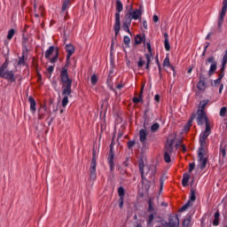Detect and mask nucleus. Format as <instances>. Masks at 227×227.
Masks as SVG:
<instances>
[{"label": "nucleus", "instance_id": "obj_58", "mask_svg": "<svg viewBox=\"0 0 227 227\" xmlns=\"http://www.w3.org/2000/svg\"><path fill=\"white\" fill-rule=\"evenodd\" d=\"M153 22H157L158 20H159V16H157V15H153Z\"/></svg>", "mask_w": 227, "mask_h": 227}, {"label": "nucleus", "instance_id": "obj_45", "mask_svg": "<svg viewBox=\"0 0 227 227\" xmlns=\"http://www.w3.org/2000/svg\"><path fill=\"white\" fill-rule=\"evenodd\" d=\"M226 111H227L226 106L222 107L220 109V116H226Z\"/></svg>", "mask_w": 227, "mask_h": 227}, {"label": "nucleus", "instance_id": "obj_4", "mask_svg": "<svg viewBox=\"0 0 227 227\" xmlns=\"http://www.w3.org/2000/svg\"><path fill=\"white\" fill-rule=\"evenodd\" d=\"M156 227H180V218H178V215H170L168 218V222H161V225H158Z\"/></svg>", "mask_w": 227, "mask_h": 227}, {"label": "nucleus", "instance_id": "obj_64", "mask_svg": "<svg viewBox=\"0 0 227 227\" xmlns=\"http://www.w3.org/2000/svg\"><path fill=\"white\" fill-rule=\"evenodd\" d=\"M135 227H143V224H141L140 223H136Z\"/></svg>", "mask_w": 227, "mask_h": 227}, {"label": "nucleus", "instance_id": "obj_18", "mask_svg": "<svg viewBox=\"0 0 227 227\" xmlns=\"http://www.w3.org/2000/svg\"><path fill=\"white\" fill-rule=\"evenodd\" d=\"M147 49L149 51V53L145 54V58H146V63L150 65L152 61V44H150V43H147Z\"/></svg>", "mask_w": 227, "mask_h": 227}, {"label": "nucleus", "instance_id": "obj_24", "mask_svg": "<svg viewBox=\"0 0 227 227\" xmlns=\"http://www.w3.org/2000/svg\"><path fill=\"white\" fill-rule=\"evenodd\" d=\"M52 52H54V46H50V48L45 52L46 59H49L51 56H52Z\"/></svg>", "mask_w": 227, "mask_h": 227}, {"label": "nucleus", "instance_id": "obj_17", "mask_svg": "<svg viewBox=\"0 0 227 227\" xmlns=\"http://www.w3.org/2000/svg\"><path fill=\"white\" fill-rule=\"evenodd\" d=\"M139 136H140V143L145 144L146 141V136H148V133H146V129H140Z\"/></svg>", "mask_w": 227, "mask_h": 227}, {"label": "nucleus", "instance_id": "obj_28", "mask_svg": "<svg viewBox=\"0 0 227 227\" xmlns=\"http://www.w3.org/2000/svg\"><path fill=\"white\" fill-rule=\"evenodd\" d=\"M145 163H143V161L141 163H139V171L141 173V176H142V180H145Z\"/></svg>", "mask_w": 227, "mask_h": 227}, {"label": "nucleus", "instance_id": "obj_49", "mask_svg": "<svg viewBox=\"0 0 227 227\" xmlns=\"http://www.w3.org/2000/svg\"><path fill=\"white\" fill-rule=\"evenodd\" d=\"M134 145H136V141L131 140L128 142V148L129 150H130V148H132V146H134Z\"/></svg>", "mask_w": 227, "mask_h": 227}, {"label": "nucleus", "instance_id": "obj_9", "mask_svg": "<svg viewBox=\"0 0 227 227\" xmlns=\"http://www.w3.org/2000/svg\"><path fill=\"white\" fill-rule=\"evenodd\" d=\"M226 11H227V0H223V7H222V12L218 20V27L221 29L223 27V23L224 22V17L226 15Z\"/></svg>", "mask_w": 227, "mask_h": 227}, {"label": "nucleus", "instance_id": "obj_57", "mask_svg": "<svg viewBox=\"0 0 227 227\" xmlns=\"http://www.w3.org/2000/svg\"><path fill=\"white\" fill-rule=\"evenodd\" d=\"M18 65H24V55L20 59V60L18 61Z\"/></svg>", "mask_w": 227, "mask_h": 227}, {"label": "nucleus", "instance_id": "obj_61", "mask_svg": "<svg viewBox=\"0 0 227 227\" xmlns=\"http://www.w3.org/2000/svg\"><path fill=\"white\" fill-rule=\"evenodd\" d=\"M154 100H156V102H160V96L155 95Z\"/></svg>", "mask_w": 227, "mask_h": 227}, {"label": "nucleus", "instance_id": "obj_30", "mask_svg": "<svg viewBox=\"0 0 227 227\" xmlns=\"http://www.w3.org/2000/svg\"><path fill=\"white\" fill-rule=\"evenodd\" d=\"M219 212L215 213V220L213 221L214 226L219 225Z\"/></svg>", "mask_w": 227, "mask_h": 227}, {"label": "nucleus", "instance_id": "obj_6", "mask_svg": "<svg viewBox=\"0 0 227 227\" xmlns=\"http://www.w3.org/2000/svg\"><path fill=\"white\" fill-rule=\"evenodd\" d=\"M198 158L200 163L199 168L205 169L207 168V162H208V159L205 158V149L199 148Z\"/></svg>", "mask_w": 227, "mask_h": 227}, {"label": "nucleus", "instance_id": "obj_36", "mask_svg": "<svg viewBox=\"0 0 227 227\" xmlns=\"http://www.w3.org/2000/svg\"><path fill=\"white\" fill-rule=\"evenodd\" d=\"M90 81H91V84L93 85L97 84V82H98V77L97 76V74H92Z\"/></svg>", "mask_w": 227, "mask_h": 227}, {"label": "nucleus", "instance_id": "obj_42", "mask_svg": "<svg viewBox=\"0 0 227 227\" xmlns=\"http://www.w3.org/2000/svg\"><path fill=\"white\" fill-rule=\"evenodd\" d=\"M165 50L166 51H171V46L169 45V40L164 41Z\"/></svg>", "mask_w": 227, "mask_h": 227}, {"label": "nucleus", "instance_id": "obj_20", "mask_svg": "<svg viewBox=\"0 0 227 227\" xmlns=\"http://www.w3.org/2000/svg\"><path fill=\"white\" fill-rule=\"evenodd\" d=\"M47 113V107L43 106L38 110V120H43V116H45Z\"/></svg>", "mask_w": 227, "mask_h": 227}, {"label": "nucleus", "instance_id": "obj_38", "mask_svg": "<svg viewBox=\"0 0 227 227\" xmlns=\"http://www.w3.org/2000/svg\"><path fill=\"white\" fill-rule=\"evenodd\" d=\"M160 125H159V123H154L151 126V130L153 132H157L158 129H160Z\"/></svg>", "mask_w": 227, "mask_h": 227}, {"label": "nucleus", "instance_id": "obj_13", "mask_svg": "<svg viewBox=\"0 0 227 227\" xmlns=\"http://www.w3.org/2000/svg\"><path fill=\"white\" fill-rule=\"evenodd\" d=\"M173 145H175V138L168 139L165 145V153H173Z\"/></svg>", "mask_w": 227, "mask_h": 227}, {"label": "nucleus", "instance_id": "obj_8", "mask_svg": "<svg viewBox=\"0 0 227 227\" xmlns=\"http://www.w3.org/2000/svg\"><path fill=\"white\" fill-rule=\"evenodd\" d=\"M197 123L198 125H203V123H206V127L207 123H209L208 118L207 117V114H205V111L197 110Z\"/></svg>", "mask_w": 227, "mask_h": 227}, {"label": "nucleus", "instance_id": "obj_52", "mask_svg": "<svg viewBox=\"0 0 227 227\" xmlns=\"http://www.w3.org/2000/svg\"><path fill=\"white\" fill-rule=\"evenodd\" d=\"M143 91H145V83H142V87L139 93L140 98H143Z\"/></svg>", "mask_w": 227, "mask_h": 227}, {"label": "nucleus", "instance_id": "obj_15", "mask_svg": "<svg viewBox=\"0 0 227 227\" xmlns=\"http://www.w3.org/2000/svg\"><path fill=\"white\" fill-rule=\"evenodd\" d=\"M66 51L67 52V57L72 58V54H74V52H75V47H74V45H72V44H67Z\"/></svg>", "mask_w": 227, "mask_h": 227}, {"label": "nucleus", "instance_id": "obj_5", "mask_svg": "<svg viewBox=\"0 0 227 227\" xmlns=\"http://www.w3.org/2000/svg\"><path fill=\"white\" fill-rule=\"evenodd\" d=\"M210 133H211L210 122H207L206 129L200 135V148H202V150H205V146H207V137L210 136Z\"/></svg>", "mask_w": 227, "mask_h": 227}, {"label": "nucleus", "instance_id": "obj_34", "mask_svg": "<svg viewBox=\"0 0 227 227\" xmlns=\"http://www.w3.org/2000/svg\"><path fill=\"white\" fill-rule=\"evenodd\" d=\"M189 207H192V204H191V201H188L184 206H183L180 209L179 212H185L186 208H189Z\"/></svg>", "mask_w": 227, "mask_h": 227}, {"label": "nucleus", "instance_id": "obj_63", "mask_svg": "<svg viewBox=\"0 0 227 227\" xmlns=\"http://www.w3.org/2000/svg\"><path fill=\"white\" fill-rule=\"evenodd\" d=\"M121 88H123V84L120 83L116 86L117 90H121Z\"/></svg>", "mask_w": 227, "mask_h": 227}, {"label": "nucleus", "instance_id": "obj_37", "mask_svg": "<svg viewBox=\"0 0 227 227\" xmlns=\"http://www.w3.org/2000/svg\"><path fill=\"white\" fill-rule=\"evenodd\" d=\"M135 43L137 45L143 43V37H141V35H137L135 38Z\"/></svg>", "mask_w": 227, "mask_h": 227}, {"label": "nucleus", "instance_id": "obj_33", "mask_svg": "<svg viewBox=\"0 0 227 227\" xmlns=\"http://www.w3.org/2000/svg\"><path fill=\"white\" fill-rule=\"evenodd\" d=\"M15 35V29L12 28L8 31L7 39L12 40L13 38V35Z\"/></svg>", "mask_w": 227, "mask_h": 227}, {"label": "nucleus", "instance_id": "obj_1", "mask_svg": "<svg viewBox=\"0 0 227 227\" xmlns=\"http://www.w3.org/2000/svg\"><path fill=\"white\" fill-rule=\"evenodd\" d=\"M68 65H70V58L67 57L66 66L60 73V82L62 84V106L67 107L68 104V97L72 95V79L68 76Z\"/></svg>", "mask_w": 227, "mask_h": 227}, {"label": "nucleus", "instance_id": "obj_62", "mask_svg": "<svg viewBox=\"0 0 227 227\" xmlns=\"http://www.w3.org/2000/svg\"><path fill=\"white\" fill-rule=\"evenodd\" d=\"M180 145H182V140H178L176 144V147L178 148V146H180Z\"/></svg>", "mask_w": 227, "mask_h": 227}, {"label": "nucleus", "instance_id": "obj_48", "mask_svg": "<svg viewBox=\"0 0 227 227\" xmlns=\"http://www.w3.org/2000/svg\"><path fill=\"white\" fill-rule=\"evenodd\" d=\"M196 167V164L194 162L189 164V173H192V170Z\"/></svg>", "mask_w": 227, "mask_h": 227}, {"label": "nucleus", "instance_id": "obj_21", "mask_svg": "<svg viewBox=\"0 0 227 227\" xmlns=\"http://www.w3.org/2000/svg\"><path fill=\"white\" fill-rule=\"evenodd\" d=\"M189 180H191V175L187 173L184 174L183 180H182V184L184 187H185L187 184H189Z\"/></svg>", "mask_w": 227, "mask_h": 227}, {"label": "nucleus", "instance_id": "obj_23", "mask_svg": "<svg viewBox=\"0 0 227 227\" xmlns=\"http://www.w3.org/2000/svg\"><path fill=\"white\" fill-rule=\"evenodd\" d=\"M208 102H209L208 99L202 100L200 103L198 111H205V107H207V104H208Z\"/></svg>", "mask_w": 227, "mask_h": 227}, {"label": "nucleus", "instance_id": "obj_31", "mask_svg": "<svg viewBox=\"0 0 227 227\" xmlns=\"http://www.w3.org/2000/svg\"><path fill=\"white\" fill-rule=\"evenodd\" d=\"M118 194L120 198H124L125 196V189L122 186L118 188Z\"/></svg>", "mask_w": 227, "mask_h": 227}, {"label": "nucleus", "instance_id": "obj_41", "mask_svg": "<svg viewBox=\"0 0 227 227\" xmlns=\"http://www.w3.org/2000/svg\"><path fill=\"white\" fill-rule=\"evenodd\" d=\"M138 68H143L145 67V60H143V58H139V61L137 62Z\"/></svg>", "mask_w": 227, "mask_h": 227}, {"label": "nucleus", "instance_id": "obj_19", "mask_svg": "<svg viewBox=\"0 0 227 227\" xmlns=\"http://www.w3.org/2000/svg\"><path fill=\"white\" fill-rule=\"evenodd\" d=\"M28 100L30 103V111H32V113H35L36 112V101L32 97H30L28 98Z\"/></svg>", "mask_w": 227, "mask_h": 227}, {"label": "nucleus", "instance_id": "obj_26", "mask_svg": "<svg viewBox=\"0 0 227 227\" xmlns=\"http://www.w3.org/2000/svg\"><path fill=\"white\" fill-rule=\"evenodd\" d=\"M188 201H190V205H192V201H196V192L192 188L191 189V197Z\"/></svg>", "mask_w": 227, "mask_h": 227}, {"label": "nucleus", "instance_id": "obj_51", "mask_svg": "<svg viewBox=\"0 0 227 227\" xmlns=\"http://www.w3.org/2000/svg\"><path fill=\"white\" fill-rule=\"evenodd\" d=\"M143 100V98H133L134 104H139Z\"/></svg>", "mask_w": 227, "mask_h": 227}, {"label": "nucleus", "instance_id": "obj_16", "mask_svg": "<svg viewBox=\"0 0 227 227\" xmlns=\"http://www.w3.org/2000/svg\"><path fill=\"white\" fill-rule=\"evenodd\" d=\"M194 118H196V114H192L188 123L184 126V132H189L191 127H192V121H194Z\"/></svg>", "mask_w": 227, "mask_h": 227}, {"label": "nucleus", "instance_id": "obj_27", "mask_svg": "<svg viewBox=\"0 0 227 227\" xmlns=\"http://www.w3.org/2000/svg\"><path fill=\"white\" fill-rule=\"evenodd\" d=\"M144 118H145L144 129H146V127H148V125H150V121H152V119H150L148 116H146V111L144 114Z\"/></svg>", "mask_w": 227, "mask_h": 227}, {"label": "nucleus", "instance_id": "obj_2", "mask_svg": "<svg viewBox=\"0 0 227 227\" xmlns=\"http://www.w3.org/2000/svg\"><path fill=\"white\" fill-rule=\"evenodd\" d=\"M116 11L117 12L115 13V23L114 26V29L115 31V37L120 35V30L121 29V22L120 20V12H123V4H121V1L116 0Z\"/></svg>", "mask_w": 227, "mask_h": 227}, {"label": "nucleus", "instance_id": "obj_29", "mask_svg": "<svg viewBox=\"0 0 227 227\" xmlns=\"http://www.w3.org/2000/svg\"><path fill=\"white\" fill-rule=\"evenodd\" d=\"M148 205V212H154L155 208H153V199H149Z\"/></svg>", "mask_w": 227, "mask_h": 227}, {"label": "nucleus", "instance_id": "obj_55", "mask_svg": "<svg viewBox=\"0 0 227 227\" xmlns=\"http://www.w3.org/2000/svg\"><path fill=\"white\" fill-rule=\"evenodd\" d=\"M119 207L120 208H123V198H119Z\"/></svg>", "mask_w": 227, "mask_h": 227}, {"label": "nucleus", "instance_id": "obj_43", "mask_svg": "<svg viewBox=\"0 0 227 227\" xmlns=\"http://www.w3.org/2000/svg\"><path fill=\"white\" fill-rule=\"evenodd\" d=\"M27 40H29L27 37H26V35H23V47L25 49H27Z\"/></svg>", "mask_w": 227, "mask_h": 227}, {"label": "nucleus", "instance_id": "obj_7", "mask_svg": "<svg viewBox=\"0 0 227 227\" xmlns=\"http://www.w3.org/2000/svg\"><path fill=\"white\" fill-rule=\"evenodd\" d=\"M207 63L211 64L207 75L208 77H212V75H214V74H215V71L217 70V61H215V58L214 56H211L207 59Z\"/></svg>", "mask_w": 227, "mask_h": 227}, {"label": "nucleus", "instance_id": "obj_35", "mask_svg": "<svg viewBox=\"0 0 227 227\" xmlns=\"http://www.w3.org/2000/svg\"><path fill=\"white\" fill-rule=\"evenodd\" d=\"M70 4V0H65L62 4V12H65L68 5Z\"/></svg>", "mask_w": 227, "mask_h": 227}, {"label": "nucleus", "instance_id": "obj_54", "mask_svg": "<svg viewBox=\"0 0 227 227\" xmlns=\"http://www.w3.org/2000/svg\"><path fill=\"white\" fill-rule=\"evenodd\" d=\"M222 63H223V65H226V63H227V50L225 51V54L223 58V62Z\"/></svg>", "mask_w": 227, "mask_h": 227}, {"label": "nucleus", "instance_id": "obj_39", "mask_svg": "<svg viewBox=\"0 0 227 227\" xmlns=\"http://www.w3.org/2000/svg\"><path fill=\"white\" fill-rule=\"evenodd\" d=\"M90 182H95V180H97V172H90Z\"/></svg>", "mask_w": 227, "mask_h": 227}, {"label": "nucleus", "instance_id": "obj_22", "mask_svg": "<svg viewBox=\"0 0 227 227\" xmlns=\"http://www.w3.org/2000/svg\"><path fill=\"white\" fill-rule=\"evenodd\" d=\"M163 67H168V68H170V70H172V72H175V67L171 66V63L169 62V58L168 57L163 61Z\"/></svg>", "mask_w": 227, "mask_h": 227}, {"label": "nucleus", "instance_id": "obj_40", "mask_svg": "<svg viewBox=\"0 0 227 227\" xmlns=\"http://www.w3.org/2000/svg\"><path fill=\"white\" fill-rule=\"evenodd\" d=\"M191 224V218H186L183 221V227H189Z\"/></svg>", "mask_w": 227, "mask_h": 227}, {"label": "nucleus", "instance_id": "obj_60", "mask_svg": "<svg viewBox=\"0 0 227 227\" xmlns=\"http://www.w3.org/2000/svg\"><path fill=\"white\" fill-rule=\"evenodd\" d=\"M143 27H145V29H148V23L146 22V20L143 22Z\"/></svg>", "mask_w": 227, "mask_h": 227}, {"label": "nucleus", "instance_id": "obj_32", "mask_svg": "<svg viewBox=\"0 0 227 227\" xmlns=\"http://www.w3.org/2000/svg\"><path fill=\"white\" fill-rule=\"evenodd\" d=\"M171 153H164V160L165 162H171Z\"/></svg>", "mask_w": 227, "mask_h": 227}, {"label": "nucleus", "instance_id": "obj_50", "mask_svg": "<svg viewBox=\"0 0 227 227\" xmlns=\"http://www.w3.org/2000/svg\"><path fill=\"white\" fill-rule=\"evenodd\" d=\"M58 56H59V51H57L56 55L50 60L51 63H55L58 61Z\"/></svg>", "mask_w": 227, "mask_h": 227}, {"label": "nucleus", "instance_id": "obj_56", "mask_svg": "<svg viewBox=\"0 0 227 227\" xmlns=\"http://www.w3.org/2000/svg\"><path fill=\"white\" fill-rule=\"evenodd\" d=\"M220 153H222V157H226V149L221 148Z\"/></svg>", "mask_w": 227, "mask_h": 227}, {"label": "nucleus", "instance_id": "obj_14", "mask_svg": "<svg viewBox=\"0 0 227 227\" xmlns=\"http://www.w3.org/2000/svg\"><path fill=\"white\" fill-rule=\"evenodd\" d=\"M205 77H203V74H200V82L197 83V88L200 91H205V89L207 88V85L205 84Z\"/></svg>", "mask_w": 227, "mask_h": 227}, {"label": "nucleus", "instance_id": "obj_3", "mask_svg": "<svg viewBox=\"0 0 227 227\" xmlns=\"http://www.w3.org/2000/svg\"><path fill=\"white\" fill-rule=\"evenodd\" d=\"M6 68H8V60L0 67V77L7 79V81H11V82H14L15 75L13 74V71H8Z\"/></svg>", "mask_w": 227, "mask_h": 227}, {"label": "nucleus", "instance_id": "obj_46", "mask_svg": "<svg viewBox=\"0 0 227 227\" xmlns=\"http://www.w3.org/2000/svg\"><path fill=\"white\" fill-rule=\"evenodd\" d=\"M221 81H222L221 78H218V79L215 80L214 83H211V85L217 87V86H219V84H221Z\"/></svg>", "mask_w": 227, "mask_h": 227}, {"label": "nucleus", "instance_id": "obj_44", "mask_svg": "<svg viewBox=\"0 0 227 227\" xmlns=\"http://www.w3.org/2000/svg\"><path fill=\"white\" fill-rule=\"evenodd\" d=\"M123 42H124L125 45L129 47V45L130 43V37H129L128 35H125Z\"/></svg>", "mask_w": 227, "mask_h": 227}, {"label": "nucleus", "instance_id": "obj_47", "mask_svg": "<svg viewBox=\"0 0 227 227\" xmlns=\"http://www.w3.org/2000/svg\"><path fill=\"white\" fill-rule=\"evenodd\" d=\"M153 219H155V216L153 215V214L150 215L147 220V223L151 224L152 223H153Z\"/></svg>", "mask_w": 227, "mask_h": 227}, {"label": "nucleus", "instance_id": "obj_10", "mask_svg": "<svg viewBox=\"0 0 227 227\" xmlns=\"http://www.w3.org/2000/svg\"><path fill=\"white\" fill-rule=\"evenodd\" d=\"M130 24H132V19L129 15H125L124 20L122 23V27H123L124 31H126L129 35H132V33L130 32V29L129 28V27H130Z\"/></svg>", "mask_w": 227, "mask_h": 227}, {"label": "nucleus", "instance_id": "obj_11", "mask_svg": "<svg viewBox=\"0 0 227 227\" xmlns=\"http://www.w3.org/2000/svg\"><path fill=\"white\" fill-rule=\"evenodd\" d=\"M129 17V19H132L134 20H137V19H140L141 15H143V12H141V9H135L133 12H129V14H125Z\"/></svg>", "mask_w": 227, "mask_h": 227}, {"label": "nucleus", "instance_id": "obj_53", "mask_svg": "<svg viewBox=\"0 0 227 227\" xmlns=\"http://www.w3.org/2000/svg\"><path fill=\"white\" fill-rule=\"evenodd\" d=\"M47 72H49L50 75H51V74H52V72H54V67L50 66V67L47 68Z\"/></svg>", "mask_w": 227, "mask_h": 227}, {"label": "nucleus", "instance_id": "obj_12", "mask_svg": "<svg viewBox=\"0 0 227 227\" xmlns=\"http://www.w3.org/2000/svg\"><path fill=\"white\" fill-rule=\"evenodd\" d=\"M113 160H114V152L113 151V144H111L110 153L108 155V163L110 166V171H114V162H113Z\"/></svg>", "mask_w": 227, "mask_h": 227}, {"label": "nucleus", "instance_id": "obj_59", "mask_svg": "<svg viewBox=\"0 0 227 227\" xmlns=\"http://www.w3.org/2000/svg\"><path fill=\"white\" fill-rule=\"evenodd\" d=\"M223 77H224V73L220 72L218 79H220V81H223Z\"/></svg>", "mask_w": 227, "mask_h": 227}, {"label": "nucleus", "instance_id": "obj_25", "mask_svg": "<svg viewBox=\"0 0 227 227\" xmlns=\"http://www.w3.org/2000/svg\"><path fill=\"white\" fill-rule=\"evenodd\" d=\"M90 172L97 173V160H95V158L91 160Z\"/></svg>", "mask_w": 227, "mask_h": 227}]
</instances>
